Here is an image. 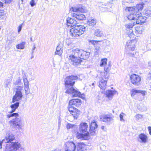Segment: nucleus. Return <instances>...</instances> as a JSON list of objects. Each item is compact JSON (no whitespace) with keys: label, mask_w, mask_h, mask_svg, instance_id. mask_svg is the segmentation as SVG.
<instances>
[{"label":"nucleus","mask_w":151,"mask_h":151,"mask_svg":"<svg viewBox=\"0 0 151 151\" xmlns=\"http://www.w3.org/2000/svg\"><path fill=\"white\" fill-rule=\"evenodd\" d=\"M78 77L76 76H67L65 79V90L66 93L70 94L73 97H78L82 99H84L85 95L81 94L80 92L73 87L75 83V81Z\"/></svg>","instance_id":"1"},{"label":"nucleus","mask_w":151,"mask_h":151,"mask_svg":"<svg viewBox=\"0 0 151 151\" xmlns=\"http://www.w3.org/2000/svg\"><path fill=\"white\" fill-rule=\"evenodd\" d=\"M73 52L74 55H70L68 56L69 60L70 63L74 66L81 65L83 61L77 57L78 56L79 58L81 59L84 60L85 51L82 50H80L78 49H73Z\"/></svg>","instance_id":"2"},{"label":"nucleus","mask_w":151,"mask_h":151,"mask_svg":"<svg viewBox=\"0 0 151 151\" xmlns=\"http://www.w3.org/2000/svg\"><path fill=\"white\" fill-rule=\"evenodd\" d=\"M87 124L86 123V128L88 127ZM98 127V125L97 123L93 120L92 121L90 125L89 132H86V140H88L91 137V136L94 135L96 133V129Z\"/></svg>","instance_id":"3"},{"label":"nucleus","mask_w":151,"mask_h":151,"mask_svg":"<svg viewBox=\"0 0 151 151\" xmlns=\"http://www.w3.org/2000/svg\"><path fill=\"white\" fill-rule=\"evenodd\" d=\"M85 31V27L84 25H79L71 28L70 30L71 34L73 37L78 36L84 33Z\"/></svg>","instance_id":"4"},{"label":"nucleus","mask_w":151,"mask_h":151,"mask_svg":"<svg viewBox=\"0 0 151 151\" xmlns=\"http://www.w3.org/2000/svg\"><path fill=\"white\" fill-rule=\"evenodd\" d=\"M15 91V93L13 96L12 98V102L14 103L16 101H18L21 99L23 95L22 91L23 90V86H16L14 88Z\"/></svg>","instance_id":"5"},{"label":"nucleus","mask_w":151,"mask_h":151,"mask_svg":"<svg viewBox=\"0 0 151 151\" xmlns=\"http://www.w3.org/2000/svg\"><path fill=\"white\" fill-rule=\"evenodd\" d=\"M19 148L21 149L23 148H22V145L18 142H12L10 144H6L5 148V151H17Z\"/></svg>","instance_id":"6"},{"label":"nucleus","mask_w":151,"mask_h":151,"mask_svg":"<svg viewBox=\"0 0 151 151\" xmlns=\"http://www.w3.org/2000/svg\"><path fill=\"white\" fill-rule=\"evenodd\" d=\"M9 122L12 124L16 129H22L24 125V123L22 122L21 118H16L11 120Z\"/></svg>","instance_id":"7"},{"label":"nucleus","mask_w":151,"mask_h":151,"mask_svg":"<svg viewBox=\"0 0 151 151\" xmlns=\"http://www.w3.org/2000/svg\"><path fill=\"white\" fill-rule=\"evenodd\" d=\"M132 83L134 85L138 86L140 84L141 78L139 76L135 74H133L130 76Z\"/></svg>","instance_id":"8"},{"label":"nucleus","mask_w":151,"mask_h":151,"mask_svg":"<svg viewBox=\"0 0 151 151\" xmlns=\"http://www.w3.org/2000/svg\"><path fill=\"white\" fill-rule=\"evenodd\" d=\"M15 139V137L11 133H9L6 134L5 139H3L2 141H0V148H1L2 144L3 143H6L9 142H11Z\"/></svg>","instance_id":"9"},{"label":"nucleus","mask_w":151,"mask_h":151,"mask_svg":"<svg viewBox=\"0 0 151 151\" xmlns=\"http://www.w3.org/2000/svg\"><path fill=\"white\" fill-rule=\"evenodd\" d=\"M136 42L135 40L132 39L131 40H129L127 42L126 45V49L128 50L134 51L135 48V44Z\"/></svg>","instance_id":"10"},{"label":"nucleus","mask_w":151,"mask_h":151,"mask_svg":"<svg viewBox=\"0 0 151 151\" xmlns=\"http://www.w3.org/2000/svg\"><path fill=\"white\" fill-rule=\"evenodd\" d=\"M136 16V22H135L136 24H142L143 23L145 22L147 19L146 17L141 16V14L139 12H137V15Z\"/></svg>","instance_id":"11"},{"label":"nucleus","mask_w":151,"mask_h":151,"mask_svg":"<svg viewBox=\"0 0 151 151\" xmlns=\"http://www.w3.org/2000/svg\"><path fill=\"white\" fill-rule=\"evenodd\" d=\"M76 145L73 142H68L65 145V151H75Z\"/></svg>","instance_id":"12"},{"label":"nucleus","mask_w":151,"mask_h":151,"mask_svg":"<svg viewBox=\"0 0 151 151\" xmlns=\"http://www.w3.org/2000/svg\"><path fill=\"white\" fill-rule=\"evenodd\" d=\"M113 118V116L111 114L102 115L100 116V119L101 121L104 122L109 123Z\"/></svg>","instance_id":"13"},{"label":"nucleus","mask_w":151,"mask_h":151,"mask_svg":"<svg viewBox=\"0 0 151 151\" xmlns=\"http://www.w3.org/2000/svg\"><path fill=\"white\" fill-rule=\"evenodd\" d=\"M22 78L24 84V89L25 91V94L27 95H28L30 92V90L29 88V82L25 75L23 76Z\"/></svg>","instance_id":"14"},{"label":"nucleus","mask_w":151,"mask_h":151,"mask_svg":"<svg viewBox=\"0 0 151 151\" xmlns=\"http://www.w3.org/2000/svg\"><path fill=\"white\" fill-rule=\"evenodd\" d=\"M138 141L140 143H145L147 142L148 138L147 136L144 133L139 134L138 137Z\"/></svg>","instance_id":"15"},{"label":"nucleus","mask_w":151,"mask_h":151,"mask_svg":"<svg viewBox=\"0 0 151 151\" xmlns=\"http://www.w3.org/2000/svg\"><path fill=\"white\" fill-rule=\"evenodd\" d=\"M81 104V100L79 99H73L70 100L69 102V106L74 105L77 107L79 106Z\"/></svg>","instance_id":"16"},{"label":"nucleus","mask_w":151,"mask_h":151,"mask_svg":"<svg viewBox=\"0 0 151 151\" xmlns=\"http://www.w3.org/2000/svg\"><path fill=\"white\" fill-rule=\"evenodd\" d=\"M67 25L71 27H73L77 24V22L74 19L68 17L66 19Z\"/></svg>","instance_id":"17"},{"label":"nucleus","mask_w":151,"mask_h":151,"mask_svg":"<svg viewBox=\"0 0 151 151\" xmlns=\"http://www.w3.org/2000/svg\"><path fill=\"white\" fill-rule=\"evenodd\" d=\"M73 17L76 18L78 20H83L85 18V15L82 14H79L78 13H74L73 14Z\"/></svg>","instance_id":"18"},{"label":"nucleus","mask_w":151,"mask_h":151,"mask_svg":"<svg viewBox=\"0 0 151 151\" xmlns=\"http://www.w3.org/2000/svg\"><path fill=\"white\" fill-rule=\"evenodd\" d=\"M116 91L115 90H108L106 92V95L107 97L109 99H111L112 96L115 94Z\"/></svg>","instance_id":"19"},{"label":"nucleus","mask_w":151,"mask_h":151,"mask_svg":"<svg viewBox=\"0 0 151 151\" xmlns=\"http://www.w3.org/2000/svg\"><path fill=\"white\" fill-rule=\"evenodd\" d=\"M107 82L106 80L103 79H101L99 82V86L101 89L105 90L106 87Z\"/></svg>","instance_id":"20"},{"label":"nucleus","mask_w":151,"mask_h":151,"mask_svg":"<svg viewBox=\"0 0 151 151\" xmlns=\"http://www.w3.org/2000/svg\"><path fill=\"white\" fill-rule=\"evenodd\" d=\"M97 22L96 19H88L87 22V24L90 26H94Z\"/></svg>","instance_id":"21"},{"label":"nucleus","mask_w":151,"mask_h":151,"mask_svg":"<svg viewBox=\"0 0 151 151\" xmlns=\"http://www.w3.org/2000/svg\"><path fill=\"white\" fill-rule=\"evenodd\" d=\"M19 106V102H16L15 104H12L10 106V107L12 109L11 111L10 112V113H12L14 112Z\"/></svg>","instance_id":"22"},{"label":"nucleus","mask_w":151,"mask_h":151,"mask_svg":"<svg viewBox=\"0 0 151 151\" xmlns=\"http://www.w3.org/2000/svg\"><path fill=\"white\" fill-rule=\"evenodd\" d=\"M94 35L97 37H101L103 35V33L101 30L97 29L95 30Z\"/></svg>","instance_id":"23"},{"label":"nucleus","mask_w":151,"mask_h":151,"mask_svg":"<svg viewBox=\"0 0 151 151\" xmlns=\"http://www.w3.org/2000/svg\"><path fill=\"white\" fill-rule=\"evenodd\" d=\"M63 52V51L62 50L61 46H60V44H59L56 47V51L55 52L56 54L58 55H61Z\"/></svg>","instance_id":"24"},{"label":"nucleus","mask_w":151,"mask_h":151,"mask_svg":"<svg viewBox=\"0 0 151 151\" xmlns=\"http://www.w3.org/2000/svg\"><path fill=\"white\" fill-rule=\"evenodd\" d=\"M137 15V12L131 13L127 17V18L129 20H132L135 21L136 19V15Z\"/></svg>","instance_id":"25"},{"label":"nucleus","mask_w":151,"mask_h":151,"mask_svg":"<svg viewBox=\"0 0 151 151\" xmlns=\"http://www.w3.org/2000/svg\"><path fill=\"white\" fill-rule=\"evenodd\" d=\"M79 131L81 133H84L85 132V122H82L80 124Z\"/></svg>","instance_id":"26"},{"label":"nucleus","mask_w":151,"mask_h":151,"mask_svg":"<svg viewBox=\"0 0 151 151\" xmlns=\"http://www.w3.org/2000/svg\"><path fill=\"white\" fill-rule=\"evenodd\" d=\"M70 114L73 117L74 119H77L79 114L78 110L77 109L71 112Z\"/></svg>","instance_id":"27"},{"label":"nucleus","mask_w":151,"mask_h":151,"mask_svg":"<svg viewBox=\"0 0 151 151\" xmlns=\"http://www.w3.org/2000/svg\"><path fill=\"white\" fill-rule=\"evenodd\" d=\"M84 133H80L78 132L76 134V137L78 139H80L81 140H84L85 134Z\"/></svg>","instance_id":"28"},{"label":"nucleus","mask_w":151,"mask_h":151,"mask_svg":"<svg viewBox=\"0 0 151 151\" xmlns=\"http://www.w3.org/2000/svg\"><path fill=\"white\" fill-rule=\"evenodd\" d=\"M78 147L79 151H84L85 150V144L83 142L79 143Z\"/></svg>","instance_id":"29"},{"label":"nucleus","mask_w":151,"mask_h":151,"mask_svg":"<svg viewBox=\"0 0 151 151\" xmlns=\"http://www.w3.org/2000/svg\"><path fill=\"white\" fill-rule=\"evenodd\" d=\"M21 80L22 79L20 78H18L17 80L14 83V85L22 86H23V83L22 82Z\"/></svg>","instance_id":"30"},{"label":"nucleus","mask_w":151,"mask_h":151,"mask_svg":"<svg viewBox=\"0 0 151 151\" xmlns=\"http://www.w3.org/2000/svg\"><path fill=\"white\" fill-rule=\"evenodd\" d=\"M25 43V42H23L22 43L18 44L16 46V48L17 49H23L24 48V45Z\"/></svg>","instance_id":"31"},{"label":"nucleus","mask_w":151,"mask_h":151,"mask_svg":"<svg viewBox=\"0 0 151 151\" xmlns=\"http://www.w3.org/2000/svg\"><path fill=\"white\" fill-rule=\"evenodd\" d=\"M136 24L135 22H134L132 23H129L127 24H126L125 26V27L126 28L130 29L132 28Z\"/></svg>","instance_id":"32"},{"label":"nucleus","mask_w":151,"mask_h":151,"mask_svg":"<svg viewBox=\"0 0 151 151\" xmlns=\"http://www.w3.org/2000/svg\"><path fill=\"white\" fill-rule=\"evenodd\" d=\"M107 58H104L101 59V61L100 66L101 67L104 66L107 63Z\"/></svg>","instance_id":"33"},{"label":"nucleus","mask_w":151,"mask_h":151,"mask_svg":"<svg viewBox=\"0 0 151 151\" xmlns=\"http://www.w3.org/2000/svg\"><path fill=\"white\" fill-rule=\"evenodd\" d=\"M135 8L134 7H127L126 8L125 10L126 11H128L129 12L133 13L135 12Z\"/></svg>","instance_id":"34"},{"label":"nucleus","mask_w":151,"mask_h":151,"mask_svg":"<svg viewBox=\"0 0 151 151\" xmlns=\"http://www.w3.org/2000/svg\"><path fill=\"white\" fill-rule=\"evenodd\" d=\"M111 67L110 61H109V64L108 66H105L104 68V70L105 71V72H109V71L110 70Z\"/></svg>","instance_id":"35"},{"label":"nucleus","mask_w":151,"mask_h":151,"mask_svg":"<svg viewBox=\"0 0 151 151\" xmlns=\"http://www.w3.org/2000/svg\"><path fill=\"white\" fill-rule=\"evenodd\" d=\"M71 11H73L74 12H76V13H78V12L79 11H81V9L80 8H77V7H72L70 9Z\"/></svg>","instance_id":"36"},{"label":"nucleus","mask_w":151,"mask_h":151,"mask_svg":"<svg viewBox=\"0 0 151 151\" xmlns=\"http://www.w3.org/2000/svg\"><path fill=\"white\" fill-rule=\"evenodd\" d=\"M109 74L108 73L104 72V75L102 77L101 79H104L107 82L109 79Z\"/></svg>","instance_id":"37"},{"label":"nucleus","mask_w":151,"mask_h":151,"mask_svg":"<svg viewBox=\"0 0 151 151\" xmlns=\"http://www.w3.org/2000/svg\"><path fill=\"white\" fill-rule=\"evenodd\" d=\"M139 90H136L135 89H133L132 90L131 96H134L136 93H139Z\"/></svg>","instance_id":"38"},{"label":"nucleus","mask_w":151,"mask_h":151,"mask_svg":"<svg viewBox=\"0 0 151 151\" xmlns=\"http://www.w3.org/2000/svg\"><path fill=\"white\" fill-rule=\"evenodd\" d=\"M76 108L74 107L73 106H72V105H71L69 106V107L68 108V110L70 112V113L73 112V111L75 110L76 109Z\"/></svg>","instance_id":"39"},{"label":"nucleus","mask_w":151,"mask_h":151,"mask_svg":"<svg viewBox=\"0 0 151 151\" xmlns=\"http://www.w3.org/2000/svg\"><path fill=\"white\" fill-rule=\"evenodd\" d=\"M88 41L89 42L91 43L93 45H95V44L99 42H100L101 41H100L89 40Z\"/></svg>","instance_id":"40"},{"label":"nucleus","mask_w":151,"mask_h":151,"mask_svg":"<svg viewBox=\"0 0 151 151\" xmlns=\"http://www.w3.org/2000/svg\"><path fill=\"white\" fill-rule=\"evenodd\" d=\"M76 126V125L74 124H68L67 125L66 127H67V129H70L71 128H73V127L74 126Z\"/></svg>","instance_id":"41"},{"label":"nucleus","mask_w":151,"mask_h":151,"mask_svg":"<svg viewBox=\"0 0 151 151\" xmlns=\"http://www.w3.org/2000/svg\"><path fill=\"white\" fill-rule=\"evenodd\" d=\"M36 4L34 0H32L30 2V4L31 6L33 7L36 5Z\"/></svg>","instance_id":"42"},{"label":"nucleus","mask_w":151,"mask_h":151,"mask_svg":"<svg viewBox=\"0 0 151 151\" xmlns=\"http://www.w3.org/2000/svg\"><path fill=\"white\" fill-rule=\"evenodd\" d=\"M137 7L138 10L142 9L143 8V6L142 4H139L137 5Z\"/></svg>","instance_id":"43"},{"label":"nucleus","mask_w":151,"mask_h":151,"mask_svg":"<svg viewBox=\"0 0 151 151\" xmlns=\"http://www.w3.org/2000/svg\"><path fill=\"white\" fill-rule=\"evenodd\" d=\"M23 24V23L21 24H20L19 26V27H18V33H19L21 31V30H22V25Z\"/></svg>","instance_id":"44"},{"label":"nucleus","mask_w":151,"mask_h":151,"mask_svg":"<svg viewBox=\"0 0 151 151\" xmlns=\"http://www.w3.org/2000/svg\"><path fill=\"white\" fill-rule=\"evenodd\" d=\"M12 114V116H15L16 118H17L19 116V115L17 113H11Z\"/></svg>","instance_id":"45"},{"label":"nucleus","mask_w":151,"mask_h":151,"mask_svg":"<svg viewBox=\"0 0 151 151\" xmlns=\"http://www.w3.org/2000/svg\"><path fill=\"white\" fill-rule=\"evenodd\" d=\"M136 118L138 119H141L142 118V116L141 115L138 114L135 116Z\"/></svg>","instance_id":"46"},{"label":"nucleus","mask_w":151,"mask_h":151,"mask_svg":"<svg viewBox=\"0 0 151 151\" xmlns=\"http://www.w3.org/2000/svg\"><path fill=\"white\" fill-rule=\"evenodd\" d=\"M90 55V53L89 52L86 51V60L89 58Z\"/></svg>","instance_id":"47"},{"label":"nucleus","mask_w":151,"mask_h":151,"mask_svg":"<svg viewBox=\"0 0 151 151\" xmlns=\"http://www.w3.org/2000/svg\"><path fill=\"white\" fill-rule=\"evenodd\" d=\"M122 114H124V113L123 112H122L121 114H120L119 115V117L120 119V120L121 121H124V120L123 118V116Z\"/></svg>","instance_id":"48"},{"label":"nucleus","mask_w":151,"mask_h":151,"mask_svg":"<svg viewBox=\"0 0 151 151\" xmlns=\"http://www.w3.org/2000/svg\"><path fill=\"white\" fill-rule=\"evenodd\" d=\"M128 36L130 38H134L135 36L134 35L133 33H128Z\"/></svg>","instance_id":"49"},{"label":"nucleus","mask_w":151,"mask_h":151,"mask_svg":"<svg viewBox=\"0 0 151 151\" xmlns=\"http://www.w3.org/2000/svg\"><path fill=\"white\" fill-rule=\"evenodd\" d=\"M146 92L145 91L139 90V93H141L143 96H144L145 95Z\"/></svg>","instance_id":"50"},{"label":"nucleus","mask_w":151,"mask_h":151,"mask_svg":"<svg viewBox=\"0 0 151 151\" xmlns=\"http://www.w3.org/2000/svg\"><path fill=\"white\" fill-rule=\"evenodd\" d=\"M105 148L106 146L104 145H102L100 146V149L102 151H104Z\"/></svg>","instance_id":"51"},{"label":"nucleus","mask_w":151,"mask_h":151,"mask_svg":"<svg viewBox=\"0 0 151 151\" xmlns=\"http://www.w3.org/2000/svg\"><path fill=\"white\" fill-rule=\"evenodd\" d=\"M4 15V12L3 10H1L0 9V18H1V17L2 16H3Z\"/></svg>","instance_id":"52"},{"label":"nucleus","mask_w":151,"mask_h":151,"mask_svg":"<svg viewBox=\"0 0 151 151\" xmlns=\"http://www.w3.org/2000/svg\"><path fill=\"white\" fill-rule=\"evenodd\" d=\"M145 13L146 14H147V15H150V14H151V11L150 10H147L146 11Z\"/></svg>","instance_id":"53"},{"label":"nucleus","mask_w":151,"mask_h":151,"mask_svg":"<svg viewBox=\"0 0 151 151\" xmlns=\"http://www.w3.org/2000/svg\"><path fill=\"white\" fill-rule=\"evenodd\" d=\"M150 134L151 135V127H148Z\"/></svg>","instance_id":"54"},{"label":"nucleus","mask_w":151,"mask_h":151,"mask_svg":"<svg viewBox=\"0 0 151 151\" xmlns=\"http://www.w3.org/2000/svg\"><path fill=\"white\" fill-rule=\"evenodd\" d=\"M5 1V3H6L8 4L10 2H11L12 1V0H4Z\"/></svg>","instance_id":"55"},{"label":"nucleus","mask_w":151,"mask_h":151,"mask_svg":"<svg viewBox=\"0 0 151 151\" xmlns=\"http://www.w3.org/2000/svg\"><path fill=\"white\" fill-rule=\"evenodd\" d=\"M9 81H7L6 82V87H8V86H9Z\"/></svg>","instance_id":"56"},{"label":"nucleus","mask_w":151,"mask_h":151,"mask_svg":"<svg viewBox=\"0 0 151 151\" xmlns=\"http://www.w3.org/2000/svg\"><path fill=\"white\" fill-rule=\"evenodd\" d=\"M7 116L8 118H9L11 117H12V114H8L7 115Z\"/></svg>","instance_id":"57"},{"label":"nucleus","mask_w":151,"mask_h":151,"mask_svg":"<svg viewBox=\"0 0 151 151\" xmlns=\"http://www.w3.org/2000/svg\"><path fill=\"white\" fill-rule=\"evenodd\" d=\"M133 33V30L132 29H129V32L128 33Z\"/></svg>","instance_id":"58"},{"label":"nucleus","mask_w":151,"mask_h":151,"mask_svg":"<svg viewBox=\"0 0 151 151\" xmlns=\"http://www.w3.org/2000/svg\"><path fill=\"white\" fill-rule=\"evenodd\" d=\"M51 151H61V150L59 149H56Z\"/></svg>","instance_id":"59"},{"label":"nucleus","mask_w":151,"mask_h":151,"mask_svg":"<svg viewBox=\"0 0 151 151\" xmlns=\"http://www.w3.org/2000/svg\"><path fill=\"white\" fill-rule=\"evenodd\" d=\"M35 48H36V47L35 46H34V47L32 49V55L34 53L33 50H35Z\"/></svg>","instance_id":"60"},{"label":"nucleus","mask_w":151,"mask_h":151,"mask_svg":"<svg viewBox=\"0 0 151 151\" xmlns=\"http://www.w3.org/2000/svg\"><path fill=\"white\" fill-rule=\"evenodd\" d=\"M23 0H19V4H23Z\"/></svg>","instance_id":"61"},{"label":"nucleus","mask_w":151,"mask_h":151,"mask_svg":"<svg viewBox=\"0 0 151 151\" xmlns=\"http://www.w3.org/2000/svg\"><path fill=\"white\" fill-rule=\"evenodd\" d=\"M3 6V3L0 1V8L2 7Z\"/></svg>","instance_id":"62"},{"label":"nucleus","mask_w":151,"mask_h":151,"mask_svg":"<svg viewBox=\"0 0 151 151\" xmlns=\"http://www.w3.org/2000/svg\"><path fill=\"white\" fill-rule=\"evenodd\" d=\"M60 123H58V130H59L60 129Z\"/></svg>","instance_id":"63"},{"label":"nucleus","mask_w":151,"mask_h":151,"mask_svg":"<svg viewBox=\"0 0 151 151\" xmlns=\"http://www.w3.org/2000/svg\"><path fill=\"white\" fill-rule=\"evenodd\" d=\"M149 65L151 67V61L148 63Z\"/></svg>","instance_id":"64"}]
</instances>
